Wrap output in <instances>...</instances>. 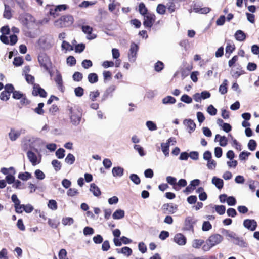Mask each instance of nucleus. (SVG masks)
I'll list each match as a JSON object with an SVG mask.
<instances>
[{
	"label": "nucleus",
	"instance_id": "obj_35",
	"mask_svg": "<svg viewBox=\"0 0 259 259\" xmlns=\"http://www.w3.org/2000/svg\"><path fill=\"white\" fill-rule=\"evenodd\" d=\"M214 208L215 209V211L219 215H223L225 213L226 211V207L224 205H214Z\"/></svg>",
	"mask_w": 259,
	"mask_h": 259
},
{
	"label": "nucleus",
	"instance_id": "obj_3",
	"mask_svg": "<svg viewBox=\"0 0 259 259\" xmlns=\"http://www.w3.org/2000/svg\"><path fill=\"white\" fill-rule=\"evenodd\" d=\"M40 139L34 137H26L23 141L22 147L24 150L29 149V150H34L38 152V150L35 148L36 144L39 143Z\"/></svg>",
	"mask_w": 259,
	"mask_h": 259
},
{
	"label": "nucleus",
	"instance_id": "obj_24",
	"mask_svg": "<svg viewBox=\"0 0 259 259\" xmlns=\"http://www.w3.org/2000/svg\"><path fill=\"white\" fill-rule=\"evenodd\" d=\"M118 253H122L127 256H130L132 253V250L131 248L125 246L121 249L117 248L116 249Z\"/></svg>",
	"mask_w": 259,
	"mask_h": 259
},
{
	"label": "nucleus",
	"instance_id": "obj_16",
	"mask_svg": "<svg viewBox=\"0 0 259 259\" xmlns=\"http://www.w3.org/2000/svg\"><path fill=\"white\" fill-rule=\"evenodd\" d=\"M183 124L187 126V128L189 130L188 132L189 133H191L195 130L196 124L194 121L191 119H185L183 121Z\"/></svg>",
	"mask_w": 259,
	"mask_h": 259
},
{
	"label": "nucleus",
	"instance_id": "obj_62",
	"mask_svg": "<svg viewBox=\"0 0 259 259\" xmlns=\"http://www.w3.org/2000/svg\"><path fill=\"white\" fill-rule=\"evenodd\" d=\"M207 111L212 116L215 115L217 113V109L212 105H210L207 107Z\"/></svg>",
	"mask_w": 259,
	"mask_h": 259
},
{
	"label": "nucleus",
	"instance_id": "obj_26",
	"mask_svg": "<svg viewBox=\"0 0 259 259\" xmlns=\"http://www.w3.org/2000/svg\"><path fill=\"white\" fill-rule=\"evenodd\" d=\"M212 183L219 189H222L224 185L223 180L220 178H217V177H213L212 178Z\"/></svg>",
	"mask_w": 259,
	"mask_h": 259
},
{
	"label": "nucleus",
	"instance_id": "obj_4",
	"mask_svg": "<svg viewBox=\"0 0 259 259\" xmlns=\"http://www.w3.org/2000/svg\"><path fill=\"white\" fill-rule=\"evenodd\" d=\"M74 22V18L71 15L62 16L59 19L55 21L56 27L62 28L71 26Z\"/></svg>",
	"mask_w": 259,
	"mask_h": 259
},
{
	"label": "nucleus",
	"instance_id": "obj_58",
	"mask_svg": "<svg viewBox=\"0 0 259 259\" xmlns=\"http://www.w3.org/2000/svg\"><path fill=\"white\" fill-rule=\"evenodd\" d=\"M251 153L247 151H242L239 155V158L240 160H245Z\"/></svg>",
	"mask_w": 259,
	"mask_h": 259
},
{
	"label": "nucleus",
	"instance_id": "obj_6",
	"mask_svg": "<svg viewBox=\"0 0 259 259\" xmlns=\"http://www.w3.org/2000/svg\"><path fill=\"white\" fill-rule=\"evenodd\" d=\"M195 223V221L194 220V219L192 217H187L185 220L183 230L184 231H190L193 233L194 225Z\"/></svg>",
	"mask_w": 259,
	"mask_h": 259
},
{
	"label": "nucleus",
	"instance_id": "obj_30",
	"mask_svg": "<svg viewBox=\"0 0 259 259\" xmlns=\"http://www.w3.org/2000/svg\"><path fill=\"white\" fill-rule=\"evenodd\" d=\"M163 207L164 209H166L169 212V213L171 214L174 213L177 208V206L176 205H174L172 203L165 204L163 205Z\"/></svg>",
	"mask_w": 259,
	"mask_h": 259
},
{
	"label": "nucleus",
	"instance_id": "obj_25",
	"mask_svg": "<svg viewBox=\"0 0 259 259\" xmlns=\"http://www.w3.org/2000/svg\"><path fill=\"white\" fill-rule=\"evenodd\" d=\"M235 39L239 41H244L246 37L245 33L241 30L236 31L234 34Z\"/></svg>",
	"mask_w": 259,
	"mask_h": 259
},
{
	"label": "nucleus",
	"instance_id": "obj_18",
	"mask_svg": "<svg viewBox=\"0 0 259 259\" xmlns=\"http://www.w3.org/2000/svg\"><path fill=\"white\" fill-rule=\"evenodd\" d=\"M172 138H169L166 143H162L161 144V150L163 154L166 157L169 156V147L170 142L172 141Z\"/></svg>",
	"mask_w": 259,
	"mask_h": 259
},
{
	"label": "nucleus",
	"instance_id": "obj_52",
	"mask_svg": "<svg viewBox=\"0 0 259 259\" xmlns=\"http://www.w3.org/2000/svg\"><path fill=\"white\" fill-rule=\"evenodd\" d=\"M164 68V64L160 61H158L154 65L155 70L157 72L161 71Z\"/></svg>",
	"mask_w": 259,
	"mask_h": 259
},
{
	"label": "nucleus",
	"instance_id": "obj_37",
	"mask_svg": "<svg viewBox=\"0 0 259 259\" xmlns=\"http://www.w3.org/2000/svg\"><path fill=\"white\" fill-rule=\"evenodd\" d=\"M130 179L136 185H139L141 183V180L137 174H131L130 176Z\"/></svg>",
	"mask_w": 259,
	"mask_h": 259
},
{
	"label": "nucleus",
	"instance_id": "obj_17",
	"mask_svg": "<svg viewBox=\"0 0 259 259\" xmlns=\"http://www.w3.org/2000/svg\"><path fill=\"white\" fill-rule=\"evenodd\" d=\"M232 243L235 245L238 246L241 248H247L248 247V244L241 237H238L235 241H232Z\"/></svg>",
	"mask_w": 259,
	"mask_h": 259
},
{
	"label": "nucleus",
	"instance_id": "obj_11",
	"mask_svg": "<svg viewBox=\"0 0 259 259\" xmlns=\"http://www.w3.org/2000/svg\"><path fill=\"white\" fill-rule=\"evenodd\" d=\"M243 226L251 231H254L256 230L257 224L256 221L254 219H245L243 221Z\"/></svg>",
	"mask_w": 259,
	"mask_h": 259
},
{
	"label": "nucleus",
	"instance_id": "obj_47",
	"mask_svg": "<svg viewBox=\"0 0 259 259\" xmlns=\"http://www.w3.org/2000/svg\"><path fill=\"white\" fill-rule=\"evenodd\" d=\"M65 151L63 148H60L56 151V156L59 159H62L65 156Z\"/></svg>",
	"mask_w": 259,
	"mask_h": 259
},
{
	"label": "nucleus",
	"instance_id": "obj_61",
	"mask_svg": "<svg viewBox=\"0 0 259 259\" xmlns=\"http://www.w3.org/2000/svg\"><path fill=\"white\" fill-rule=\"evenodd\" d=\"M134 148L138 151L141 156H144L145 155L143 148L139 145H135Z\"/></svg>",
	"mask_w": 259,
	"mask_h": 259
},
{
	"label": "nucleus",
	"instance_id": "obj_15",
	"mask_svg": "<svg viewBox=\"0 0 259 259\" xmlns=\"http://www.w3.org/2000/svg\"><path fill=\"white\" fill-rule=\"evenodd\" d=\"M21 130H17L13 128H11L8 134L9 138L11 141H16L21 135Z\"/></svg>",
	"mask_w": 259,
	"mask_h": 259
},
{
	"label": "nucleus",
	"instance_id": "obj_9",
	"mask_svg": "<svg viewBox=\"0 0 259 259\" xmlns=\"http://www.w3.org/2000/svg\"><path fill=\"white\" fill-rule=\"evenodd\" d=\"M223 237L219 234H214L211 235L207 240L213 247L220 244L222 242Z\"/></svg>",
	"mask_w": 259,
	"mask_h": 259
},
{
	"label": "nucleus",
	"instance_id": "obj_36",
	"mask_svg": "<svg viewBox=\"0 0 259 259\" xmlns=\"http://www.w3.org/2000/svg\"><path fill=\"white\" fill-rule=\"evenodd\" d=\"M44 106V103H39L36 108L33 109L34 111L38 115H42L44 113L43 107Z\"/></svg>",
	"mask_w": 259,
	"mask_h": 259
},
{
	"label": "nucleus",
	"instance_id": "obj_44",
	"mask_svg": "<svg viewBox=\"0 0 259 259\" xmlns=\"http://www.w3.org/2000/svg\"><path fill=\"white\" fill-rule=\"evenodd\" d=\"M51 164L56 171L60 170L61 168V163L58 160H53L52 161Z\"/></svg>",
	"mask_w": 259,
	"mask_h": 259
},
{
	"label": "nucleus",
	"instance_id": "obj_21",
	"mask_svg": "<svg viewBox=\"0 0 259 259\" xmlns=\"http://www.w3.org/2000/svg\"><path fill=\"white\" fill-rule=\"evenodd\" d=\"M40 43H41V47L44 50H49L52 47V46L53 45L52 41L50 40L48 38H45L44 39H41Z\"/></svg>",
	"mask_w": 259,
	"mask_h": 259
},
{
	"label": "nucleus",
	"instance_id": "obj_27",
	"mask_svg": "<svg viewBox=\"0 0 259 259\" xmlns=\"http://www.w3.org/2000/svg\"><path fill=\"white\" fill-rule=\"evenodd\" d=\"M90 191L92 192L95 196H99L101 194L99 188L94 183L90 185Z\"/></svg>",
	"mask_w": 259,
	"mask_h": 259
},
{
	"label": "nucleus",
	"instance_id": "obj_63",
	"mask_svg": "<svg viewBox=\"0 0 259 259\" xmlns=\"http://www.w3.org/2000/svg\"><path fill=\"white\" fill-rule=\"evenodd\" d=\"M66 61L67 64L70 66L75 65L76 62L75 58L72 56L68 57Z\"/></svg>",
	"mask_w": 259,
	"mask_h": 259
},
{
	"label": "nucleus",
	"instance_id": "obj_5",
	"mask_svg": "<svg viewBox=\"0 0 259 259\" xmlns=\"http://www.w3.org/2000/svg\"><path fill=\"white\" fill-rule=\"evenodd\" d=\"M38 61L41 67L50 72L49 65L51 64L49 57L45 53H41L38 56Z\"/></svg>",
	"mask_w": 259,
	"mask_h": 259
},
{
	"label": "nucleus",
	"instance_id": "obj_46",
	"mask_svg": "<svg viewBox=\"0 0 259 259\" xmlns=\"http://www.w3.org/2000/svg\"><path fill=\"white\" fill-rule=\"evenodd\" d=\"M75 158L74 155L71 153H69L65 159L66 163L72 164L75 161Z\"/></svg>",
	"mask_w": 259,
	"mask_h": 259
},
{
	"label": "nucleus",
	"instance_id": "obj_43",
	"mask_svg": "<svg viewBox=\"0 0 259 259\" xmlns=\"http://www.w3.org/2000/svg\"><path fill=\"white\" fill-rule=\"evenodd\" d=\"M146 125L148 130L151 131L156 130L157 128L156 124L152 121H147L146 122Z\"/></svg>",
	"mask_w": 259,
	"mask_h": 259
},
{
	"label": "nucleus",
	"instance_id": "obj_55",
	"mask_svg": "<svg viewBox=\"0 0 259 259\" xmlns=\"http://www.w3.org/2000/svg\"><path fill=\"white\" fill-rule=\"evenodd\" d=\"M211 228H212V225L209 221H204L203 223L202 230L203 231H208L209 230H210L211 229Z\"/></svg>",
	"mask_w": 259,
	"mask_h": 259
},
{
	"label": "nucleus",
	"instance_id": "obj_8",
	"mask_svg": "<svg viewBox=\"0 0 259 259\" xmlns=\"http://www.w3.org/2000/svg\"><path fill=\"white\" fill-rule=\"evenodd\" d=\"M139 49L138 45L132 42L130 46V52L128 53V59L130 62H134L136 59V55Z\"/></svg>",
	"mask_w": 259,
	"mask_h": 259
},
{
	"label": "nucleus",
	"instance_id": "obj_50",
	"mask_svg": "<svg viewBox=\"0 0 259 259\" xmlns=\"http://www.w3.org/2000/svg\"><path fill=\"white\" fill-rule=\"evenodd\" d=\"M74 93L76 97H80L83 95L84 89L81 87H78L74 89Z\"/></svg>",
	"mask_w": 259,
	"mask_h": 259
},
{
	"label": "nucleus",
	"instance_id": "obj_53",
	"mask_svg": "<svg viewBox=\"0 0 259 259\" xmlns=\"http://www.w3.org/2000/svg\"><path fill=\"white\" fill-rule=\"evenodd\" d=\"M165 6L163 4H160L158 5L156 9V11L158 14L163 15L165 14Z\"/></svg>",
	"mask_w": 259,
	"mask_h": 259
},
{
	"label": "nucleus",
	"instance_id": "obj_22",
	"mask_svg": "<svg viewBox=\"0 0 259 259\" xmlns=\"http://www.w3.org/2000/svg\"><path fill=\"white\" fill-rule=\"evenodd\" d=\"M193 10L195 13L206 14L210 12V8L208 7L201 8L198 7V6L195 5L193 7Z\"/></svg>",
	"mask_w": 259,
	"mask_h": 259
},
{
	"label": "nucleus",
	"instance_id": "obj_34",
	"mask_svg": "<svg viewBox=\"0 0 259 259\" xmlns=\"http://www.w3.org/2000/svg\"><path fill=\"white\" fill-rule=\"evenodd\" d=\"M31 178V174L29 172H20L18 175V178L23 181H27Z\"/></svg>",
	"mask_w": 259,
	"mask_h": 259
},
{
	"label": "nucleus",
	"instance_id": "obj_10",
	"mask_svg": "<svg viewBox=\"0 0 259 259\" xmlns=\"http://www.w3.org/2000/svg\"><path fill=\"white\" fill-rule=\"evenodd\" d=\"M26 154L29 161L31 163L32 165L35 166L40 163L41 161V156L38 158L32 150H28Z\"/></svg>",
	"mask_w": 259,
	"mask_h": 259
},
{
	"label": "nucleus",
	"instance_id": "obj_33",
	"mask_svg": "<svg viewBox=\"0 0 259 259\" xmlns=\"http://www.w3.org/2000/svg\"><path fill=\"white\" fill-rule=\"evenodd\" d=\"M3 16L7 19H10L12 17L10 7L6 4L5 5V11L3 14Z\"/></svg>",
	"mask_w": 259,
	"mask_h": 259
},
{
	"label": "nucleus",
	"instance_id": "obj_40",
	"mask_svg": "<svg viewBox=\"0 0 259 259\" xmlns=\"http://www.w3.org/2000/svg\"><path fill=\"white\" fill-rule=\"evenodd\" d=\"M204 241L201 239H195L192 242V247L195 248H199L204 243Z\"/></svg>",
	"mask_w": 259,
	"mask_h": 259
},
{
	"label": "nucleus",
	"instance_id": "obj_42",
	"mask_svg": "<svg viewBox=\"0 0 259 259\" xmlns=\"http://www.w3.org/2000/svg\"><path fill=\"white\" fill-rule=\"evenodd\" d=\"M247 146L250 151H253L256 149L257 143L254 140L251 139L249 141Z\"/></svg>",
	"mask_w": 259,
	"mask_h": 259
},
{
	"label": "nucleus",
	"instance_id": "obj_48",
	"mask_svg": "<svg viewBox=\"0 0 259 259\" xmlns=\"http://www.w3.org/2000/svg\"><path fill=\"white\" fill-rule=\"evenodd\" d=\"M61 47L63 50H73V47L68 42L63 40L62 41Z\"/></svg>",
	"mask_w": 259,
	"mask_h": 259
},
{
	"label": "nucleus",
	"instance_id": "obj_28",
	"mask_svg": "<svg viewBox=\"0 0 259 259\" xmlns=\"http://www.w3.org/2000/svg\"><path fill=\"white\" fill-rule=\"evenodd\" d=\"M125 212L123 210L117 209L112 214L113 219L115 220H119L124 217Z\"/></svg>",
	"mask_w": 259,
	"mask_h": 259
},
{
	"label": "nucleus",
	"instance_id": "obj_41",
	"mask_svg": "<svg viewBox=\"0 0 259 259\" xmlns=\"http://www.w3.org/2000/svg\"><path fill=\"white\" fill-rule=\"evenodd\" d=\"M83 78V75L81 73L76 71L72 75L73 80L75 81H80Z\"/></svg>",
	"mask_w": 259,
	"mask_h": 259
},
{
	"label": "nucleus",
	"instance_id": "obj_13",
	"mask_svg": "<svg viewBox=\"0 0 259 259\" xmlns=\"http://www.w3.org/2000/svg\"><path fill=\"white\" fill-rule=\"evenodd\" d=\"M221 233L227 237L228 240L231 241L232 242V241H235L236 238L238 237L236 233L229 230L223 229Z\"/></svg>",
	"mask_w": 259,
	"mask_h": 259
},
{
	"label": "nucleus",
	"instance_id": "obj_19",
	"mask_svg": "<svg viewBox=\"0 0 259 259\" xmlns=\"http://www.w3.org/2000/svg\"><path fill=\"white\" fill-rule=\"evenodd\" d=\"M116 87L114 85H112L109 87L105 91V93L103 95L101 102H103L105 100H106L109 96L112 97V93L115 90Z\"/></svg>",
	"mask_w": 259,
	"mask_h": 259
},
{
	"label": "nucleus",
	"instance_id": "obj_64",
	"mask_svg": "<svg viewBox=\"0 0 259 259\" xmlns=\"http://www.w3.org/2000/svg\"><path fill=\"white\" fill-rule=\"evenodd\" d=\"M58 256L59 259H68L67 257V251L65 249H61L60 250Z\"/></svg>",
	"mask_w": 259,
	"mask_h": 259
},
{
	"label": "nucleus",
	"instance_id": "obj_59",
	"mask_svg": "<svg viewBox=\"0 0 259 259\" xmlns=\"http://www.w3.org/2000/svg\"><path fill=\"white\" fill-rule=\"evenodd\" d=\"M81 65L84 69H88L93 66V63L90 60L85 59L82 61Z\"/></svg>",
	"mask_w": 259,
	"mask_h": 259
},
{
	"label": "nucleus",
	"instance_id": "obj_2",
	"mask_svg": "<svg viewBox=\"0 0 259 259\" xmlns=\"http://www.w3.org/2000/svg\"><path fill=\"white\" fill-rule=\"evenodd\" d=\"M69 110L71 122L74 125H78L81 119V109L78 107L74 106L70 107Z\"/></svg>",
	"mask_w": 259,
	"mask_h": 259
},
{
	"label": "nucleus",
	"instance_id": "obj_7",
	"mask_svg": "<svg viewBox=\"0 0 259 259\" xmlns=\"http://www.w3.org/2000/svg\"><path fill=\"white\" fill-rule=\"evenodd\" d=\"M143 25L146 28H151L155 20V15L154 14H148L144 16Z\"/></svg>",
	"mask_w": 259,
	"mask_h": 259
},
{
	"label": "nucleus",
	"instance_id": "obj_51",
	"mask_svg": "<svg viewBox=\"0 0 259 259\" xmlns=\"http://www.w3.org/2000/svg\"><path fill=\"white\" fill-rule=\"evenodd\" d=\"M181 101L187 104H190L192 102V99L187 94L182 95L180 99Z\"/></svg>",
	"mask_w": 259,
	"mask_h": 259
},
{
	"label": "nucleus",
	"instance_id": "obj_39",
	"mask_svg": "<svg viewBox=\"0 0 259 259\" xmlns=\"http://www.w3.org/2000/svg\"><path fill=\"white\" fill-rule=\"evenodd\" d=\"M244 73V71L241 69L240 71H235L233 69H232L231 70V74L232 76L235 79L238 78L240 76L243 74Z\"/></svg>",
	"mask_w": 259,
	"mask_h": 259
},
{
	"label": "nucleus",
	"instance_id": "obj_14",
	"mask_svg": "<svg viewBox=\"0 0 259 259\" xmlns=\"http://www.w3.org/2000/svg\"><path fill=\"white\" fill-rule=\"evenodd\" d=\"M174 240L175 242L180 246L185 245L187 242L186 237L182 233H178L176 234L175 235Z\"/></svg>",
	"mask_w": 259,
	"mask_h": 259
},
{
	"label": "nucleus",
	"instance_id": "obj_60",
	"mask_svg": "<svg viewBox=\"0 0 259 259\" xmlns=\"http://www.w3.org/2000/svg\"><path fill=\"white\" fill-rule=\"evenodd\" d=\"M11 94L3 91L0 94V99L3 101H7L9 99Z\"/></svg>",
	"mask_w": 259,
	"mask_h": 259
},
{
	"label": "nucleus",
	"instance_id": "obj_12",
	"mask_svg": "<svg viewBox=\"0 0 259 259\" xmlns=\"http://www.w3.org/2000/svg\"><path fill=\"white\" fill-rule=\"evenodd\" d=\"M32 95L34 96H39L45 98L47 97V92L38 84L34 83L33 88Z\"/></svg>",
	"mask_w": 259,
	"mask_h": 259
},
{
	"label": "nucleus",
	"instance_id": "obj_56",
	"mask_svg": "<svg viewBox=\"0 0 259 259\" xmlns=\"http://www.w3.org/2000/svg\"><path fill=\"white\" fill-rule=\"evenodd\" d=\"M100 95V92L97 90L95 92H90L89 94V98L92 101H95L96 98Z\"/></svg>",
	"mask_w": 259,
	"mask_h": 259
},
{
	"label": "nucleus",
	"instance_id": "obj_29",
	"mask_svg": "<svg viewBox=\"0 0 259 259\" xmlns=\"http://www.w3.org/2000/svg\"><path fill=\"white\" fill-rule=\"evenodd\" d=\"M68 8V6L65 4L58 5L56 6L54 10H51L50 13L51 15H54L56 12L66 10Z\"/></svg>",
	"mask_w": 259,
	"mask_h": 259
},
{
	"label": "nucleus",
	"instance_id": "obj_45",
	"mask_svg": "<svg viewBox=\"0 0 259 259\" xmlns=\"http://www.w3.org/2000/svg\"><path fill=\"white\" fill-rule=\"evenodd\" d=\"M48 207L52 210H56L57 208V203L55 200H50L48 203Z\"/></svg>",
	"mask_w": 259,
	"mask_h": 259
},
{
	"label": "nucleus",
	"instance_id": "obj_49",
	"mask_svg": "<svg viewBox=\"0 0 259 259\" xmlns=\"http://www.w3.org/2000/svg\"><path fill=\"white\" fill-rule=\"evenodd\" d=\"M83 234L85 236L91 235L94 234V230L93 228L91 227L86 226L83 229Z\"/></svg>",
	"mask_w": 259,
	"mask_h": 259
},
{
	"label": "nucleus",
	"instance_id": "obj_31",
	"mask_svg": "<svg viewBox=\"0 0 259 259\" xmlns=\"http://www.w3.org/2000/svg\"><path fill=\"white\" fill-rule=\"evenodd\" d=\"M176 99L171 96H167L165 97V98H163L162 100V103L163 104H174L176 103Z\"/></svg>",
	"mask_w": 259,
	"mask_h": 259
},
{
	"label": "nucleus",
	"instance_id": "obj_38",
	"mask_svg": "<svg viewBox=\"0 0 259 259\" xmlns=\"http://www.w3.org/2000/svg\"><path fill=\"white\" fill-rule=\"evenodd\" d=\"M148 10L143 3H141L139 5V12L142 16H145L147 13Z\"/></svg>",
	"mask_w": 259,
	"mask_h": 259
},
{
	"label": "nucleus",
	"instance_id": "obj_20",
	"mask_svg": "<svg viewBox=\"0 0 259 259\" xmlns=\"http://www.w3.org/2000/svg\"><path fill=\"white\" fill-rule=\"evenodd\" d=\"M54 80L57 84L59 90L63 92V85L62 75L61 73L57 70L56 71V76L54 78Z\"/></svg>",
	"mask_w": 259,
	"mask_h": 259
},
{
	"label": "nucleus",
	"instance_id": "obj_32",
	"mask_svg": "<svg viewBox=\"0 0 259 259\" xmlns=\"http://www.w3.org/2000/svg\"><path fill=\"white\" fill-rule=\"evenodd\" d=\"M88 81L91 83H96L98 81V75L95 73H91L88 76Z\"/></svg>",
	"mask_w": 259,
	"mask_h": 259
},
{
	"label": "nucleus",
	"instance_id": "obj_1",
	"mask_svg": "<svg viewBox=\"0 0 259 259\" xmlns=\"http://www.w3.org/2000/svg\"><path fill=\"white\" fill-rule=\"evenodd\" d=\"M19 20L21 23L27 29H32L35 23V19L30 14L23 13L19 15Z\"/></svg>",
	"mask_w": 259,
	"mask_h": 259
},
{
	"label": "nucleus",
	"instance_id": "obj_23",
	"mask_svg": "<svg viewBox=\"0 0 259 259\" xmlns=\"http://www.w3.org/2000/svg\"><path fill=\"white\" fill-rule=\"evenodd\" d=\"M112 173L114 177H121L123 175L124 169L120 166L114 167L112 170Z\"/></svg>",
	"mask_w": 259,
	"mask_h": 259
},
{
	"label": "nucleus",
	"instance_id": "obj_54",
	"mask_svg": "<svg viewBox=\"0 0 259 259\" xmlns=\"http://www.w3.org/2000/svg\"><path fill=\"white\" fill-rule=\"evenodd\" d=\"M35 177L39 180H42L45 178V175L40 169H36L34 172Z\"/></svg>",
	"mask_w": 259,
	"mask_h": 259
},
{
	"label": "nucleus",
	"instance_id": "obj_57",
	"mask_svg": "<svg viewBox=\"0 0 259 259\" xmlns=\"http://www.w3.org/2000/svg\"><path fill=\"white\" fill-rule=\"evenodd\" d=\"M62 223L64 225H71L73 224L74 220L72 218L66 217L62 219Z\"/></svg>",
	"mask_w": 259,
	"mask_h": 259
}]
</instances>
